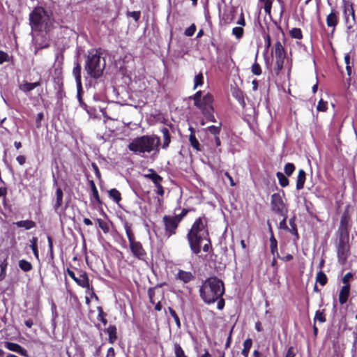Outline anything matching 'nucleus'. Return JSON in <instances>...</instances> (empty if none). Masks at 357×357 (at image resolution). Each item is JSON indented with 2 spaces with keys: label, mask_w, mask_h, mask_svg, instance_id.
Returning <instances> with one entry per match:
<instances>
[{
  "label": "nucleus",
  "mask_w": 357,
  "mask_h": 357,
  "mask_svg": "<svg viewBox=\"0 0 357 357\" xmlns=\"http://www.w3.org/2000/svg\"><path fill=\"white\" fill-rule=\"evenodd\" d=\"M108 193L109 197L112 199L116 203H119L121 201V193L116 188L111 189L109 190Z\"/></svg>",
  "instance_id": "nucleus-34"
},
{
  "label": "nucleus",
  "mask_w": 357,
  "mask_h": 357,
  "mask_svg": "<svg viewBox=\"0 0 357 357\" xmlns=\"http://www.w3.org/2000/svg\"><path fill=\"white\" fill-rule=\"evenodd\" d=\"M282 216L283 217V219L280 221L279 224V228L284 230H289V227L287 225V213H285L284 215Z\"/></svg>",
  "instance_id": "nucleus-57"
},
{
  "label": "nucleus",
  "mask_w": 357,
  "mask_h": 357,
  "mask_svg": "<svg viewBox=\"0 0 357 357\" xmlns=\"http://www.w3.org/2000/svg\"><path fill=\"white\" fill-rule=\"evenodd\" d=\"M169 314H171V316L173 317L177 327L178 328H181V321H180L179 317H178L177 314L176 313L175 310L169 307Z\"/></svg>",
  "instance_id": "nucleus-49"
},
{
  "label": "nucleus",
  "mask_w": 357,
  "mask_h": 357,
  "mask_svg": "<svg viewBox=\"0 0 357 357\" xmlns=\"http://www.w3.org/2000/svg\"><path fill=\"white\" fill-rule=\"evenodd\" d=\"M56 202L54 204V208L57 211L63 204V193L61 188H57L56 190Z\"/></svg>",
  "instance_id": "nucleus-26"
},
{
  "label": "nucleus",
  "mask_w": 357,
  "mask_h": 357,
  "mask_svg": "<svg viewBox=\"0 0 357 357\" xmlns=\"http://www.w3.org/2000/svg\"><path fill=\"white\" fill-rule=\"evenodd\" d=\"M151 181L154 183L155 186H156L161 184L162 181H163V178L162 176L157 174L155 176H153L151 178Z\"/></svg>",
  "instance_id": "nucleus-60"
},
{
  "label": "nucleus",
  "mask_w": 357,
  "mask_h": 357,
  "mask_svg": "<svg viewBox=\"0 0 357 357\" xmlns=\"http://www.w3.org/2000/svg\"><path fill=\"white\" fill-rule=\"evenodd\" d=\"M17 227H23L25 229H31L36 227V222L31 220H20L14 223Z\"/></svg>",
  "instance_id": "nucleus-25"
},
{
  "label": "nucleus",
  "mask_w": 357,
  "mask_h": 357,
  "mask_svg": "<svg viewBox=\"0 0 357 357\" xmlns=\"http://www.w3.org/2000/svg\"><path fill=\"white\" fill-rule=\"evenodd\" d=\"M195 278L194 275L189 271H185L183 270H178L176 275V279L179 280L183 283L186 284L193 280Z\"/></svg>",
  "instance_id": "nucleus-18"
},
{
  "label": "nucleus",
  "mask_w": 357,
  "mask_h": 357,
  "mask_svg": "<svg viewBox=\"0 0 357 357\" xmlns=\"http://www.w3.org/2000/svg\"><path fill=\"white\" fill-rule=\"evenodd\" d=\"M18 265L20 268L24 272H29L33 268L32 264L25 259L20 260Z\"/></svg>",
  "instance_id": "nucleus-30"
},
{
  "label": "nucleus",
  "mask_w": 357,
  "mask_h": 357,
  "mask_svg": "<svg viewBox=\"0 0 357 357\" xmlns=\"http://www.w3.org/2000/svg\"><path fill=\"white\" fill-rule=\"evenodd\" d=\"M186 238L188 240L189 247L192 254L197 255L201 252L202 244L204 241L206 243L203 245V250L205 252H209L212 249L211 242L209 237H205L198 235L187 234Z\"/></svg>",
  "instance_id": "nucleus-6"
},
{
  "label": "nucleus",
  "mask_w": 357,
  "mask_h": 357,
  "mask_svg": "<svg viewBox=\"0 0 357 357\" xmlns=\"http://www.w3.org/2000/svg\"><path fill=\"white\" fill-rule=\"evenodd\" d=\"M252 341L250 338L245 340L243 342V349L241 351V354L244 357H248L249 354L250 349L252 347Z\"/></svg>",
  "instance_id": "nucleus-31"
},
{
  "label": "nucleus",
  "mask_w": 357,
  "mask_h": 357,
  "mask_svg": "<svg viewBox=\"0 0 357 357\" xmlns=\"http://www.w3.org/2000/svg\"><path fill=\"white\" fill-rule=\"evenodd\" d=\"M290 35L292 38L296 39H301L303 38V34L301 29L294 28L290 31Z\"/></svg>",
  "instance_id": "nucleus-45"
},
{
  "label": "nucleus",
  "mask_w": 357,
  "mask_h": 357,
  "mask_svg": "<svg viewBox=\"0 0 357 357\" xmlns=\"http://www.w3.org/2000/svg\"><path fill=\"white\" fill-rule=\"evenodd\" d=\"M349 236H337V253L339 261L344 262L349 253Z\"/></svg>",
  "instance_id": "nucleus-9"
},
{
  "label": "nucleus",
  "mask_w": 357,
  "mask_h": 357,
  "mask_svg": "<svg viewBox=\"0 0 357 357\" xmlns=\"http://www.w3.org/2000/svg\"><path fill=\"white\" fill-rule=\"evenodd\" d=\"M105 332L107 333L109 335V342L113 344L117 340L116 327L114 325H110L105 330Z\"/></svg>",
  "instance_id": "nucleus-21"
},
{
  "label": "nucleus",
  "mask_w": 357,
  "mask_h": 357,
  "mask_svg": "<svg viewBox=\"0 0 357 357\" xmlns=\"http://www.w3.org/2000/svg\"><path fill=\"white\" fill-rule=\"evenodd\" d=\"M295 170V166L293 163H287L284 165V171L287 176H290Z\"/></svg>",
  "instance_id": "nucleus-47"
},
{
  "label": "nucleus",
  "mask_w": 357,
  "mask_h": 357,
  "mask_svg": "<svg viewBox=\"0 0 357 357\" xmlns=\"http://www.w3.org/2000/svg\"><path fill=\"white\" fill-rule=\"evenodd\" d=\"M77 99H78V101L79 102V105L84 109L86 110L87 112H89L88 109H87V105L86 103L84 102L83 100H82V90H79V89H77Z\"/></svg>",
  "instance_id": "nucleus-51"
},
{
  "label": "nucleus",
  "mask_w": 357,
  "mask_h": 357,
  "mask_svg": "<svg viewBox=\"0 0 357 357\" xmlns=\"http://www.w3.org/2000/svg\"><path fill=\"white\" fill-rule=\"evenodd\" d=\"M317 321L320 323L326 322V319L325 310L316 311L314 318V323L315 324V322Z\"/></svg>",
  "instance_id": "nucleus-33"
},
{
  "label": "nucleus",
  "mask_w": 357,
  "mask_h": 357,
  "mask_svg": "<svg viewBox=\"0 0 357 357\" xmlns=\"http://www.w3.org/2000/svg\"><path fill=\"white\" fill-rule=\"evenodd\" d=\"M328 279L326 274L320 271L316 277V282H319L321 286H324L327 283Z\"/></svg>",
  "instance_id": "nucleus-36"
},
{
  "label": "nucleus",
  "mask_w": 357,
  "mask_h": 357,
  "mask_svg": "<svg viewBox=\"0 0 357 357\" xmlns=\"http://www.w3.org/2000/svg\"><path fill=\"white\" fill-rule=\"evenodd\" d=\"M222 123H219L218 126H211L206 128V132L214 136L219 135L221 131Z\"/></svg>",
  "instance_id": "nucleus-32"
},
{
  "label": "nucleus",
  "mask_w": 357,
  "mask_h": 357,
  "mask_svg": "<svg viewBox=\"0 0 357 357\" xmlns=\"http://www.w3.org/2000/svg\"><path fill=\"white\" fill-rule=\"evenodd\" d=\"M188 211V209L183 208L180 214L176 215L174 217L181 222Z\"/></svg>",
  "instance_id": "nucleus-61"
},
{
  "label": "nucleus",
  "mask_w": 357,
  "mask_h": 357,
  "mask_svg": "<svg viewBox=\"0 0 357 357\" xmlns=\"http://www.w3.org/2000/svg\"><path fill=\"white\" fill-rule=\"evenodd\" d=\"M162 222L165 225V236L169 238L176 234L180 222L174 216L165 215L162 218Z\"/></svg>",
  "instance_id": "nucleus-12"
},
{
  "label": "nucleus",
  "mask_w": 357,
  "mask_h": 357,
  "mask_svg": "<svg viewBox=\"0 0 357 357\" xmlns=\"http://www.w3.org/2000/svg\"><path fill=\"white\" fill-rule=\"evenodd\" d=\"M190 130L191 131V133L189 136V141H190V145L196 151H201L200 144L199 143V141L197 139V138L195 137L193 129L192 128H190Z\"/></svg>",
  "instance_id": "nucleus-28"
},
{
  "label": "nucleus",
  "mask_w": 357,
  "mask_h": 357,
  "mask_svg": "<svg viewBox=\"0 0 357 357\" xmlns=\"http://www.w3.org/2000/svg\"><path fill=\"white\" fill-rule=\"evenodd\" d=\"M271 206L272 211L278 215H284L285 213H287V208L279 193H274L271 195Z\"/></svg>",
  "instance_id": "nucleus-11"
},
{
  "label": "nucleus",
  "mask_w": 357,
  "mask_h": 357,
  "mask_svg": "<svg viewBox=\"0 0 357 357\" xmlns=\"http://www.w3.org/2000/svg\"><path fill=\"white\" fill-rule=\"evenodd\" d=\"M295 352L294 351V348L292 347H290L285 355V357H295Z\"/></svg>",
  "instance_id": "nucleus-64"
},
{
  "label": "nucleus",
  "mask_w": 357,
  "mask_h": 357,
  "mask_svg": "<svg viewBox=\"0 0 357 357\" xmlns=\"http://www.w3.org/2000/svg\"><path fill=\"white\" fill-rule=\"evenodd\" d=\"M276 176L282 187H286L289 185V179L282 172H278Z\"/></svg>",
  "instance_id": "nucleus-41"
},
{
  "label": "nucleus",
  "mask_w": 357,
  "mask_h": 357,
  "mask_svg": "<svg viewBox=\"0 0 357 357\" xmlns=\"http://www.w3.org/2000/svg\"><path fill=\"white\" fill-rule=\"evenodd\" d=\"M68 275L79 286L89 288V282L87 273L82 270L77 271V276L70 269H67Z\"/></svg>",
  "instance_id": "nucleus-14"
},
{
  "label": "nucleus",
  "mask_w": 357,
  "mask_h": 357,
  "mask_svg": "<svg viewBox=\"0 0 357 357\" xmlns=\"http://www.w3.org/2000/svg\"><path fill=\"white\" fill-rule=\"evenodd\" d=\"M207 223L208 220L205 216L198 218L195 220L187 234L209 237Z\"/></svg>",
  "instance_id": "nucleus-7"
},
{
  "label": "nucleus",
  "mask_w": 357,
  "mask_h": 357,
  "mask_svg": "<svg viewBox=\"0 0 357 357\" xmlns=\"http://www.w3.org/2000/svg\"><path fill=\"white\" fill-rule=\"evenodd\" d=\"M98 319L105 326L107 324V320L105 318V316L106 315L102 307H98Z\"/></svg>",
  "instance_id": "nucleus-50"
},
{
  "label": "nucleus",
  "mask_w": 357,
  "mask_h": 357,
  "mask_svg": "<svg viewBox=\"0 0 357 357\" xmlns=\"http://www.w3.org/2000/svg\"><path fill=\"white\" fill-rule=\"evenodd\" d=\"M224 282L217 277H210L203 281L199 287V293L202 300L206 304L217 302V307L222 310L225 307V300L222 296L225 294Z\"/></svg>",
  "instance_id": "nucleus-1"
},
{
  "label": "nucleus",
  "mask_w": 357,
  "mask_h": 357,
  "mask_svg": "<svg viewBox=\"0 0 357 357\" xmlns=\"http://www.w3.org/2000/svg\"><path fill=\"white\" fill-rule=\"evenodd\" d=\"M9 56L7 53L0 51V64L8 61Z\"/></svg>",
  "instance_id": "nucleus-63"
},
{
  "label": "nucleus",
  "mask_w": 357,
  "mask_h": 357,
  "mask_svg": "<svg viewBox=\"0 0 357 357\" xmlns=\"http://www.w3.org/2000/svg\"><path fill=\"white\" fill-rule=\"evenodd\" d=\"M162 286V284H158L156 286H155L153 287H150L148 289V296L149 298L150 303H151L152 304L155 303V300H154L155 289L157 288L161 287Z\"/></svg>",
  "instance_id": "nucleus-37"
},
{
  "label": "nucleus",
  "mask_w": 357,
  "mask_h": 357,
  "mask_svg": "<svg viewBox=\"0 0 357 357\" xmlns=\"http://www.w3.org/2000/svg\"><path fill=\"white\" fill-rule=\"evenodd\" d=\"M160 138L156 135H143L133 139L128 144V149L137 155L145 156L152 153V157L159 153Z\"/></svg>",
  "instance_id": "nucleus-2"
},
{
  "label": "nucleus",
  "mask_w": 357,
  "mask_h": 357,
  "mask_svg": "<svg viewBox=\"0 0 357 357\" xmlns=\"http://www.w3.org/2000/svg\"><path fill=\"white\" fill-rule=\"evenodd\" d=\"M89 184H90V186L91 188L92 195H93V198L98 202V203L100 204L101 202H100L98 192V190L96 188L94 181L92 180L89 181Z\"/></svg>",
  "instance_id": "nucleus-42"
},
{
  "label": "nucleus",
  "mask_w": 357,
  "mask_h": 357,
  "mask_svg": "<svg viewBox=\"0 0 357 357\" xmlns=\"http://www.w3.org/2000/svg\"><path fill=\"white\" fill-rule=\"evenodd\" d=\"M37 240L38 239L36 237L32 238V239L31 241V250H32L36 258L38 259L39 255H38V246H37Z\"/></svg>",
  "instance_id": "nucleus-44"
},
{
  "label": "nucleus",
  "mask_w": 357,
  "mask_h": 357,
  "mask_svg": "<svg viewBox=\"0 0 357 357\" xmlns=\"http://www.w3.org/2000/svg\"><path fill=\"white\" fill-rule=\"evenodd\" d=\"M306 174L303 169H300L296 181V189L301 190L304 187Z\"/></svg>",
  "instance_id": "nucleus-27"
},
{
  "label": "nucleus",
  "mask_w": 357,
  "mask_h": 357,
  "mask_svg": "<svg viewBox=\"0 0 357 357\" xmlns=\"http://www.w3.org/2000/svg\"><path fill=\"white\" fill-rule=\"evenodd\" d=\"M7 266H8V261H7V259H5L0 264V281H2L6 278Z\"/></svg>",
  "instance_id": "nucleus-38"
},
{
  "label": "nucleus",
  "mask_w": 357,
  "mask_h": 357,
  "mask_svg": "<svg viewBox=\"0 0 357 357\" xmlns=\"http://www.w3.org/2000/svg\"><path fill=\"white\" fill-rule=\"evenodd\" d=\"M106 66L105 59L97 50H91L86 56L84 70L92 79L100 78Z\"/></svg>",
  "instance_id": "nucleus-4"
},
{
  "label": "nucleus",
  "mask_w": 357,
  "mask_h": 357,
  "mask_svg": "<svg viewBox=\"0 0 357 357\" xmlns=\"http://www.w3.org/2000/svg\"><path fill=\"white\" fill-rule=\"evenodd\" d=\"M353 274L351 272H349L344 275L342 278V282L344 285L349 284V281L352 278Z\"/></svg>",
  "instance_id": "nucleus-62"
},
{
  "label": "nucleus",
  "mask_w": 357,
  "mask_h": 357,
  "mask_svg": "<svg viewBox=\"0 0 357 357\" xmlns=\"http://www.w3.org/2000/svg\"><path fill=\"white\" fill-rule=\"evenodd\" d=\"M99 227L103 231L105 234H107L109 231V225L107 222L102 220L100 222Z\"/></svg>",
  "instance_id": "nucleus-56"
},
{
  "label": "nucleus",
  "mask_w": 357,
  "mask_h": 357,
  "mask_svg": "<svg viewBox=\"0 0 357 357\" xmlns=\"http://www.w3.org/2000/svg\"><path fill=\"white\" fill-rule=\"evenodd\" d=\"M289 224H290V225L291 227V229H289V231L291 234L296 235V237L298 238V231H297V229H296V225L295 224V218H291L289 220Z\"/></svg>",
  "instance_id": "nucleus-52"
},
{
  "label": "nucleus",
  "mask_w": 357,
  "mask_h": 357,
  "mask_svg": "<svg viewBox=\"0 0 357 357\" xmlns=\"http://www.w3.org/2000/svg\"><path fill=\"white\" fill-rule=\"evenodd\" d=\"M270 231H271V237H270L271 252L273 255V257H275V255H277V257H280L278 252V242L273 234V231H272V229L271 227H270Z\"/></svg>",
  "instance_id": "nucleus-23"
},
{
  "label": "nucleus",
  "mask_w": 357,
  "mask_h": 357,
  "mask_svg": "<svg viewBox=\"0 0 357 357\" xmlns=\"http://www.w3.org/2000/svg\"><path fill=\"white\" fill-rule=\"evenodd\" d=\"M161 132L162 134L163 141L162 148L166 149L169 146V143L171 142L169 130L167 128L164 127L161 129Z\"/></svg>",
  "instance_id": "nucleus-22"
},
{
  "label": "nucleus",
  "mask_w": 357,
  "mask_h": 357,
  "mask_svg": "<svg viewBox=\"0 0 357 357\" xmlns=\"http://www.w3.org/2000/svg\"><path fill=\"white\" fill-rule=\"evenodd\" d=\"M243 29L242 27L236 26L232 29V33L236 36L237 39H241L243 35Z\"/></svg>",
  "instance_id": "nucleus-48"
},
{
  "label": "nucleus",
  "mask_w": 357,
  "mask_h": 357,
  "mask_svg": "<svg viewBox=\"0 0 357 357\" xmlns=\"http://www.w3.org/2000/svg\"><path fill=\"white\" fill-rule=\"evenodd\" d=\"M351 227V222L349 213L344 211L340 218V225L337 231V236H349Z\"/></svg>",
  "instance_id": "nucleus-13"
},
{
  "label": "nucleus",
  "mask_w": 357,
  "mask_h": 357,
  "mask_svg": "<svg viewBox=\"0 0 357 357\" xmlns=\"http://www.w3.org/2000/svg\"><path fill=\"white\" fill-rule=\"evenodd\" d=\"M124 228L126 230V236H127L128 241H129V244L136 241L135 234L131 229L130 225L128 222H126L124 223Z\"/></svg>",
  "instance_id": "nucleus-29"
},
{
  "label": "nucleus",
  "mask_w": 357,
  "mask_h": 357,
  "mask_svg": "<svg viewBox=\"0 0 357 357\" xmlns=\"http://www.w3.org/2000/svg\"><path fill=\"white\" fill-rule=\"evenodd\" d=\"M4 347L8 350L16 352L22 356L26 357L28 356L27 351L17 343L5 342Z\"/></svg>",
  "instance_id": "nucleus-16"
},
{
  "label": "nucleus",
  "mask_w": 357,
  "mask_h": 357,
  "mask_svg": "<svg viewBox=\"0 0 357 357\" xmlns=\"http://www.w3.org/2000/svg\"><path fill=\"white\" fill-rule=\"evenodd\" d=\"M174 351L175 357H188L181 345L177 342L174 344Z\"/></svg>",
  "instance_id": "nucleus-35"
},
{
  "label": "nucleus",
  "mask_w": 357,
  "mask_h": 357,
  "mask_svg": "<svg viewBox=\"0 0 357 357\" xmlns=\"http://www.w3.org/2000/svg\"><path fill=\"white\" fill-rule=\"evenodd\" d=\"M344 22L348 31H351L356 23L353 3L349 0H342Z\"/></svg>",
  "instance_id": "nucleus-8"
},
{
  "label": "nucleus",
  "mask_w": 357,
  "mask_h": 357,
  "mask_svg": "<svg viewBox=\"0 0 357 357\" xmlns=\"http://www.w3.org/2000/svg\"><path fill=\"white\" fill-rule=\"evenodd\" d=\"M19 89L20 91L24 93H27L33 90L31 83L27 82L26 81H24L22 84L19 85Z\"/></svg>",
  "instance_id": "nucleus-43"
},
{
  "label": "nucleus",
  "mask_w": 357,
  "mask_h": 357,
  "mask_svg": "<svg viewBox=\"0 0 357 357\" xmlns=\"http://www.w3.org/2000/svg\"><path fill=\"white\" fill-rule=\"evenodd\" d=\"M350 293V284L344 285L339 294V302L343 305L347 303Z\"/></svg>",
  "instance_id": "nucleus-20"
},
{
  "label": "nucleus",
  "mask_w": 357,
  "mask_h": 357,
  "mask_svg": "<svg viewBox=\"0 0 357 357\" xmlns=\"http://www.w3.org/2000/svg\"><path fill=\"white\" fill-rule=\"evenodd\" d=\"M132 255L138 260L145 261L147 258V253L142 244L139 241H135L129 244Z\"/></svg>",
  "instance_id": "nucleus-15"
},
{
  "label": "nucleus",
  "mask_w": 357,
  "mask_h": 357,
  "mask_svg": "<svg viewBox=\"0 0 357 357\" xmlns=\"http://www.w3.org/2000/svg\"><path fill=\"white\" fill-rule=\"evenodd\" d=\"M196 31V26L192 24L185 30V35L187 36H192Z\"/></svg>",
  "instance_id": "nucleus-54"
},
{
  "label": "nucleus",
  "mask_w": 357,
  "mask_h": 357,
  "mask_svg": "<svg viewBox=\"0 0 357 357\" xmlns=\"http://www.w3.org/2000/svg\"><path fill=\"white\" fill-rule=\"evenodd\" d=\"M140 15H141V13L139 11H132V12L128 11L127 13V15L128 17L133 18L135 22H137L139 20V19L140 17Z\"/></svg>",
  "instance_id": "nucleus-58"
},
{
  "label": "nucleus",
  "mask_w": 357,
  "mask_h": 357,
  "mask_svg": "<svg viewBox=\"0 0 357 357\" xmlns=\"http://www.w3.org/2000/svg\"><path fill=\"white\" fill-rule=\"evenodd\" d=\"M338 23V13L332 10L326 17V24L328 27H332V33L334 32L335 27Z\"/></svg>",
  "instance_id": "nucleus-17"
},
{
  "label": "nucleus",
  "mask_w": 357,
  "mask_h": 357,
  "mask_svg": "<svg viewBox=\"0 0 357 357\" xmlns=\"http://www.w3.org/2000/svg\"><path fill=\"white\" fill-rule=\"evenodd\" d=\"M252 73L254 75H259L261 73L260 66L257 63H254L252 66Z\"/></svg>",
  "instance_id": "nucleus-55"
},
{
  "label": "nucleus",
  "mask_w": 357,
  "mask_h": 357,
  "mask_svg": "<svg viewBox=\"0 0 357 357\" xmlns=\"http://www.w3.org/2000/svg\"><path fill=\"white\" fill-rule=\"evenodd\" d=\"M204 84V76L202 73H199L197 75L195 76L194 78V86L193 89H195L198 86H202Z\"/></svg>",
  "instance_id": "nucleus-39"
},
{
  "label": "nucleus",
  "mask_w": 357,
  "mask_h": 357,
  "mask_svg": "<svg viewBox=\"0 0 357 357\" xmlns=\"http://www.w3.org/2000/svg\"><path fill=\"white\" fill-rule=\"evenodd\" d=\"M317 109L320 112H325L327 109V102L321 100L317 105Z\"/></svg>",
  "instance_id": "nucleus-59"
},
{
  "label": "nucleus",
  "mask_w": 357,
  "mask_h": 357,
  "mask_svg": "<svg viewBox=\"0 0 357 357\" xmlns=\"http://www.w3.org/2000/svg\"><path fill=\"white\" fill-rule=\"evenodd\" d=\"M81 70H82L81 65L78 62H77L75 64V66L73 68V75L75 77V79L76 81L77 89H79V90L82 89V80H81Z\"/></svg>",
  "instance_id": "nucleus-19"
},
{
  "label": "nucleus",
  "mask_w": 357,
  "mask_h": 357,
  "mask_svg": "<svg viewBox=\"0 0 357 357\" xmlns=\"http://www.w3.org/2000/svg\"><path fill=\"white\" fill-rule=\"evenodd\" d=\"M194 100V105L201 110L204 117L211 122H216V119L213 115V96L210 93L202 96V91H198L193 96H190Z\"/></svg>",
  "instance_id": "nucleus-5"
},
{
  "label": "nucleus",
  "mask_w": 357,
  "mask_h": 357,
  "mask_svg": "<svg viewBox=\"0 0 357 357\" xmlns=\"http://www.w3.org/2000/svg\"><path fill=\"white\" fill-rule=\"evenodd\" d=\"M234 96L236 97V98L238 100L241 105H242L243 106L245 105L243 95L241 91H237L235 93H234Z\"/></svg>",
  "instance_id": "nucleus-53"
},
{
  "label": "nucleus",
  "mask_w": 357,
  "mask_h": 357,
  "mask_svg": "<svg viewBox=\"0 0 357 357\" xmlns=\"http://www.w3.org/2000/svg\"><path fill=\"white\" fill-rule=\"evenodd\" d=\"M52 12L43 6H37L29 14V22L32 31L49 32L52 26L54 18Z\"/></svg>",
  "instance_id": "nucleus-3"
},
{
  "label": "nucleus",
  "mask_w": 357,
  "mask_h": 357,
  "mask_svg": "<svg viewBox=\"0 0 357 357\" xmlns=\"http://www.w3.org/2000/svg\"><path fill=\"white\" fill-rule=\"evenodd\" d=\"M275 73L279 75L283 68L286 53L284 48L280 41H277L275 45Z\"/></svg>",
  "instance_id": "nucleus-10"
},
{
  "label": "nucleus",
  "mask_w": 357,
  "mask_h": 357,
  "mask_svg": "<svg viewBox=\"0 0 357 357\" xmlns=\"http://www.w3.org/2000/svg\"><path fill=\"white\" fill-rule=\"evenodd\" d=\"M111 109H112V107L110 105H108L105 108L100 109V112H102V114L105 119L116 120L117 119L116 118L112 117L108 115V113L111 111Z\"/></svg>",
  "instance_id": "nucleus-46"
},
{
  "label": "nucleus",
  "mask_w": 357,
  "mask_h": 357,
  "mask_svg": "<svg viewBox=\"0 0 357 357\" xmlns=\"http://www.w3.org/2000/svg\"><path fill=\"white\" fill-rule=\"evenodd\" d=\"M259 1L264 3V8L265 12L268 14H270L271 8H272V3L274 0H259ZM278 1L280 2V3H281V4L283 3V0H278Z\"/></svg>",
  "instance_id": "nucleus-40"
},
{
  "label": "nucleus",
  "mask_w": 357,
  "mask_h": 357,
  "mask_svg": "<svg viewBox=\"0 0 357 357\" xmlns=\"http://www.w3.org/2000/svg\"><path fill=\"white\" fill-rule=\"evenodd\" d=\"M344 63L346 64L347 74L350 77L352 74V68L354 67V59L351 57V52L345 54Z\"/></svg>",
  "instance_id": "nucleus-24"
}]
</instances>
